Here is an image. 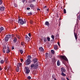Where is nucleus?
<instances>
[{
    "label": "nucleus",
    "mask_w": 80,
    "mask_h": 80,
    "mask_svg": "<svg viewBox=\"0 0 80 80\" xmlns=\"http://www.w3.org/2000/svg\"><path fill=\"white\" fill-rule=\"evenodd\" d=\"M18 23L20 24V25H23L24 23H26V22L25 21H23V19H19L18 21Z\"/></svg>",
    "instance_id": "1"
},
{
    "label": "nucleus",
    "mask_w": 80,
    "mask_h": 80,
    "mask_svg": "<svg viewBox=\"0 0 80 80\" xmlns=\"http://www.w3.org/2000/svg\"><path fill=\"white\" fill-rule=\"evenodd\" d=\"M31 68L33 67V69H37L38 68V64L37 63L34 62L33 64L31 65Z\"/></svg>",
    "instance_id": "2"
},
{
    "label": "nucleus",
    "mask_w": 80,
    "mask_h": 80,
    "mask_svg": "<svg viewBox=\"0 0 80 80\" xmlns=\"http://www.w3.org/2000/svg\"><path fill=\"white\" fill-rule=\"evenodd\" d=\"M30 69H29V68H28V67H25L24 69V72L27 75H28V74L29 73H30Z\"/></svg>",
    "instance_id": "3"
},
{
    "label": "nucleus",
    "mask_w": 80,
    "mask_h": 80,
    "mask_svg": "<svg viewBox=\"0 0 80 80\" xmlns=\"http://www.w3.org/2000/svg\"><path fill=\"white\" fill-rule=\"evenodd\" d=\"M25 64L27 65H30V63H31V60L27 59L25 62Z\"/></svg>",
    "instance_id": "4"
},
{
    "label": "nucleus",
    "mask_w": 80,
    "mask_h": 80,
    "mask_svg": "<svg viewBox=\"0 0 80 80\" xmlns=\"http://www.w3.org/2000/svg\"><path fill=\"white\" fill-rule=\"evenodd\" d=\"M60 57L61 58H62V59H63V60H65L66 61H67V60H68V59H67V57H66L65 56H60Z\"/></svg>",
    "instance_id": "5"
},
{
    "label": "nucleus",
    "mask_w": 80,
    "mask_h": 80,
    "mask_svg": "<svg viewBox=\"0 0 80 80\" xmlns=\"http://www.w3.org/2000/svg\"><path fill=\"white\" fill-rule=\"evenodd\" d=\"M25 38L27 42H29V41H30V38L28 37V36L27 35H26Z\"/></svg>",
    "instance_id": "6"
},
{
    "label": "nucleus",
    "mask_w": 80,
    "mask_h": 80,
    "mask_svg": "<svg viewBox=\"0 0 80 80\" xmlns=\"http://www.w3.org/2000/svg\"><path fill=\"white\" fill-rule=\"evenodd\" d=\"M61 70L62 72H66V69L63 67L61 68Z\"/></svg>",
    "instance_id": "7"
},
{
    "label": "nucleus",
    "mask_w": 80,
    "mask_h": 80,
    "mask_svg": "<svg viewBox=\"0 0 80 80\" xmlns=\"http://www.w3.org/2000/svg\"><path fill=\"white\" fill-rule=\"evenodd\" d=\"M7 48L6 50V53H9L10 52V49H9V47H7Z\"/></svg>",
    "instance_id": "8"
},
{
    "label": "nucleus",
    "mask_w": 80,
    "mask_h": 80,
    "mask_svg": "<svg viewBox=\"0 0 80 80\" xmlns=\"http://www.w3.org/2000/svg\"><path fill=\"white\" fill-rule=\"evenodd\" d=\"M37 58H34L33 59V61L34 62V63H38V62H37Z\"/></svg>",
    "instance_id": "9"
},
{
    "label": "nucleus",
    "mask_w": 80,
    "mask_h": 80,
    "mask_svg": "<svg viewBox=\"0 0 80 80\" xmlns=\"http://www.w3.org/2000/svg\"><path fill=\"white\" fill-rule=\"evenodd\" d=\"M45 25H47L48 27H49L50 26V24H49V22L48 21H46L45 22Z\"/></svg>",
    "instance_id": "10"
},
{
    "label": "nucleus",
    "mask_w": 80,
    "mask_h": 80,
    "mask_svg": "<svg viewBox=\"0 0 80 80\" xmlns=\"http://www.w3.org/2000/svg\"><path fill=\"white\" fill-rule=\"evenodd\" d=\"M39 50L40 52H44V49H43V48H42V47L40 48H39Z\"/></svg>",
    "instance_id": "11"
},
{
    "label": "nucleus",
    "mask_w": 80,
    "mask_h": 80,
    "mask_svg": "<svg viewBox=\"0 0 80 80\" xmlns=\"http://www.w3.org/2000/svg\"><path fill=\"white\" fill-rule=\"evenodd\" d=\"M5 10V7L3 6L1 7L0 8V10L1 11H3Z\"/></svg>",
    "instance_id": "12"
},
{
    "label": "nucleus",
    "mask_w": 80,
    "mask_h": 80,
    "mask_svg": "<svg viewBox=\"0 0 80 80\" xmlns=\"http://www.w3.org/2000/svg\"><path fill=\"white\" fill-rule=\"evenodd\" d=\"M54 49L55 50H57L58 48V46L57 45H55L54 47Z\"/></svg>",
    "instance_id": "13"
},
{
    "label": "nucleus",
    "mask_w": 80,
    "mask_h": 80,
    "mask_svg": "<svg viewBox=\"0 0 80 80\" xmlns=\"http://www.w3.org/2000/svg\"><path fill=\"white\" fill-rule=\"evenodd\" d=\"M4 30V28H3V27H1V28H0V33H1L3 30Z\"/></svg>",
    "instance_id": "14"
},
{
    "label": "nucleus",
    "mask_w": 80,
    "mask_h": 80,
    "mask_svg": "<svg viewBox=\"0 0 80 80\" xmlns=\"http://www.w3.org/2000/svg\"><path fill=\"white\" fill-rule=\"evenodd\" d=\"M6 37L9 39V38H11V35H6Z\"/></svg>",
    "instance_id": "15"
},
{
    "label": "nucleus",
    "mask_w": 80,
    "mask_h": 80,
    "mask_svg": "<svg viewBox=\"0 0 80 80\" xmlns=\"http://www.w3.org/2000/svg\"><path fill=\"white\" fill-rule=\"evenodd\" d=\"M22 65L21 63H18L17 64V67H20Z\"/></svg>",
    "instance_id": "16"
},
{
    "label": "nucleus",
    "mask_w": 80,
    "mask_h": 80,
    "mask_svg": "<svg viewBox=\"0 0 80 80\" xmlns=\"http://www.w3.org/2000/svg\"><path fill=\"white\" fill-rule=\"evenodd\" d=\"M57 64L58 66H60V62L59 61V60L57 61Z\"/></svg>",
    "instance_id": "17"
},
{
    "label": "nucleus",
    "mask_w": 80,
    "mask_h": 80,
    "mask_svg": "<svg viewBox=\"0 0 80 80\" xmlns=\"http://www.w3.org/2000/svg\"><path fill=\"white\" fill-rule=\"evenodd\" d=\"M30 6L31 8H34V7H35V6H34V5L32 4H30Z\"/></svg>",
    "instance_id": "18"
},
{
    "label": "nucleus",
    "mask_w": 80,
    "mask_h": 80,
    "mask_svg": "<svg viewBox=\"0 0 80 80\" xmlns=\"http://www.w3.org/2000/svg\"><path fill=\"white\" fill-rule=\"evenodd\" d=\"M61 75H62V76H63V77H65V76H66V74L64 73L63 72H62L61 73Z\"/></svg>",
    "instance_id": "19"
},
{
    "label": "nucleus",
    "mask_w": 80,
    "mask_h": 80,
    "mask_svg": "<svg viewBox=\"0 0 80 80\" xmlns=\"http://www.w3.org/2000/svg\"><path fill=\"white\" fill-rule=\"evenodd\" d=\"M17 39L16 38H14V40H13V42H14V43H16V42H17Z\"/></svg>",
    "instance_id": "20"
},
{
    "label": "nucleus",
    "mask_w": 80,
    "mask_h": 80,
    "mask_svg": "<svg viewBox=\"0 0 80 80\" xmlns=\"http://www.w3.org/2000/svg\"><path fill=\"white\" fill-rule=\"evenodd\" d=\"M8 39H9L7 38V37H5V42H8Z\"/></svg>",
    "instance_id": "21"
},
{
    "label": "nucleus",
    "mask_w": 80,
    "mask_h": 80,
    "mask_svg": "<svg viewBox=\"0 0 80 80\" xmlns=\"http://www.w3.org/2000/svg\"><path fill=\"white\" fill-rule=\"evenodd\" d=\"M74 36H75V37L76 38V40H77V38H78V37H77V34H75V33H74Z\"/></svg>",
    "instance_id": "22"
},
{
    "label": "nucleus",
    "mask_w": 80,
    "mask_h": 80,
    "mask_svg": "<svg viewBox=\"0 0 80 80\" xmlns=\"http://www.w3.org/2000/svg\"><path fill=\"white\" fill-rule=\"evenodd\" d=\"M28 59L27 60H30L32 58V57H31V56H28Z\"/></svg>",
    "instance_id": "23"
},
{
    "label": "nucleus",
    "mask_w": 80,
    "mask_h": 80,
    "mask_svg": "<svg viewBox=\"0 0 80 80\" xmlns=\"http://www.w3.org/2000/svg\"><path fill=\"white\" fill-rule=\"evenodd\" d=\"M19 70H20V69L19 68V67H18L16 68V71L17 72H19Z\"/></svg>",
    "instance_id": "24"
},
{
    "label": "nucleus",
    "mask_w": 80,
    "mask_h": 80,
    "mask_svg": "<svg viewBox=\"0 0 80 80\" xmlns=\"http://www.w3.org/2000/svg\"><path fill=\"white\" fill-rule=\"evenodd\" d=\"M20 52L21 53V54H22V53H23V50H19Z\"/></svg>",
    "instance_id": "25"
},
{
    "label": "nucleus",
    "mask_w": 80,
    "mask_h": 80,
    "mask_svg": "<svg viewBox=\"0 0 80 80\" xmlns=\"http://www.w3.org/2000/svg\"><path fill=\"white\" fill-rule=\"evenodd\" d=\"M0 63H2V64L3 63H4V61H3V60H1Z\"/></svg>",
    "instance_id": "26"
},
{
    "label": "nucleus",
    "mask_w": 80,
    "mask_h": 80,
    "mask_svg": "<svg viewBox=\"0 0 80 80\" xmlns=\"http://www.w3.org/2000/svg\"><path fill=\"white\" fill-rule=\"evenodd\" d=\"M47 40H48V42H50V38L49 37L47 38Z\"/></svg>",
    "instance_id": "27"
},
{
    "label": "nucleus",
    "mask_w": 80,
    "mask_h": 80,
    "mask_svg": "<svg viewBox=\"0 0 80 80\" xmlns=\"http://www.w3.org/2000/svg\"><path fill=\"white\" fill-rule=\"evenodd\" d=\"M47 41V38H44V41L45 42Z\"/></svg>",
    "instance_id": "28"
},
{
    "label": "nucleus",
    "mask_w": 80,
    "mask_h": 80,
    "mask_svg": "<svg viewBox=\"0 0 80 80\" xmlns=\"http://www.w3.org/2000/svg\"><path fill=\"white\" fill-rule=\"evenodd\" d=\"M28 15H32V12H28Z\"/></svg>",
    "instance_id": "29"
},
{
    "label": "nucleus",
    "mask_w": 80,
    "mask_h": 80,
    "mask_svg": "<svg viewBox=\"0 0 80 80\" xmlns=\"http://www.w3.org/2000/svg\"><path fill=\"white\" fill-rule=\"evenodd\" d=\"M21 45H22V46H24V45H25L24 44V42H21Z\"/></svg>",
    "instance_id": "30"
},
{
    "label": "nucleus",
    "mask_w": 80,
    "mask_h": 80,
    "mask_svg": "<svg viewBox=\"0 0 80 80\" xmlns=\"http://www.w3.org/2000/svg\"><path fill=\"white\" fill-rule=\"evenodd\" d=\"M51 52L52 54H54V53H55V51L53 50H51Z\"/></svg>",
    "instance_id": "31"
},
{
    "label": "nucleus",
    "mask_w": 80,
    "mask_h": 80,
    "mask_svg": "<svg viewBox=\"0 0 80 80\" xmlns=\"http://www.w3.org/2000/svg\"><path fill=\"white\" fill-rule=\"evenodd\" d=\"M14 6L15 7H18L17 5L15 3H14Z\"/></svg>",
    "instance_id": "32"
},
{
    "label": "nucleus",
    "mask_w": 80,
    "mask_h": 80,
    "mask_svg": "<svg viewBox=\"0 0 80 80\" xmlns=\"http://www.w3.org/2000/svg\"><path fill=\"white\" fill-rule=\"evenodd\" d=\"M48 57V53H46V57L47 58Z\"/></svg>",
    "instance_id": "33"
},
{
    "label": "nucleus",
    "mask_w": 80,
    "mask_h": 80,
    "mask_svg": "<svg viewBox=\"0 0 80 80\" xmlns=\"http://www.w3.org/2000/svg\"><path fill=\"white\" fill-rule=\"evenodd\" d=\"M64 13H67V12L66 11V10L65 9H64Z\"/></svg>",
    "instance_id": "34"
},
{
    "label": "nucleus",
    "mask_w": 80,
    "mask_h": 80,
    "mask_svg": "<svg viewBox=\"0 0 80 80\" xmlns=\"http://www.w3.org/2000/svg\"><path fill=\"white\" fill-rule=\"evenodd\" d=\"M51 38L53 39V40H54V36L52 35L51 36Z\"/></svg>",
    "instance_id": "35"
},
{
    "label": "nucleus",
    "mask_w": 80,
    "mask_h": 80,
    "mask_svg": "<svg viewBox=\"0 0 80 80\" xmlns=\"http://www.w3.org/2000/svg\"><path fill=\"white\" fill-rule=\"evenodd\" d=\"M28 79L29 80H30V79H31V77L30 76H28Z\"/></svg>",
    "instance_id": "36"
},
{
    "label": "nucleus",
    "mask_w": 80,
    "mask_h": 80,
    "mask_svg": "<svg viewBox=\"0 0 80 80\" xmlns=\"http://www.w3.org/2000/svg\"><path fill=\"white\" fill-rule=\"evenodd\" d=\"M2 0H0V5H2Z\"/></svg>",
    "instance_id": "37"
},
{
    "label": "nucleus",
    "mask_w": 80,
    "mask_h": 80,
    "mask_svg": "<svg viewBox=\"0 0 80 80\" xmlns=\"http://www.w3.org/2000/svg\"><path fill=\"white\" fill-rule=\"evenodd\" d=\"M17 37L18 38V39H20V36L18 35L17 36Z\"/></svg>",
    "instance_id": "38"
},
{
    "label": "nucleus",
    "mask_w": 80,
    "mask_h": 80,
    "mask_svg": "<svg viewBox=\"0 0 80 80\" xmlns=\"http://www.w3.org/2000/svg\"><path fill=\"white\" fill-rule=\"evenodd\" d=\"M78 19H79V20H80V15L78 16Z\"/></svg>",
    "instance_id": "39"
},
{
    "label": "nucleus",
    "mask_w": 80,
    "mask_h": 80,
    "mask_svg": "<svg viewBox=\"0 0 80 80\" xmlns=\"http://www.w3.org/2000/svg\"><path fill=\"white\" fill-rule=\"evenodd\" d=\"M3 53H5V49H3Z\"/></svg>",
    "instance_id": "40"
},
{
    "label": "nucleus",
    "mask_w": 80,
    "mask_h": 80,
    "mask_svg": "<svg viewBox=\"0 0 80 80\" xmlns=\"http://www.w3.org/2000/svg\"><path fill=\"white\" fill-rule=\"evenodd\" d=\"M36 0H32V1H31V2H30V3H32V2H35V1Z\"/></svg>",
    "instance_id": "41"
},
{
    "label": "nucleus",
    "mask_w": 80,
    "mask_h": 80,
    "mask_svg": "<svg viewBox=\"0 0 80 80\" xmlns=\"http://www.w3.org/2000/svg\"><path fill=\"white\" fill-rule=\"evenodd\" d=\"M28 35L30 37H31V34L30 33H28Z\"/></svg>",
    "instance_id": "42"
},
{
    "label": "nucleus",
    "mask_w": 80,
    "mask_h": 80,
    "mask_svg": "<svg viewBox=\"0 0 80 80\" xmlns=\"http://www.w3.org/2000/svg\"><path fill=\"white\" fill-rule=\"evenodd\" d=\"M58 45H59V47H60V43L59 42H58Z\"/></svg>",
    "instance_id": "43"
},
{
    "label": "nucleus",
    "mask_w": 80,
    "mask_h": 80,
    "mask_svg": "<svg viewBox=\"0 0 80 80\" xmlns=\"http://www.w3.org/2000/svg\"><path fill=\"white\" fill-rule=\"evenodd\" d=\"M27 10H30V8H27Z\"/></svg>",
    "instance_id": "44"
},
{
    "label": "nucleus",
    "mask_w": 80,
    "mask_h": 80,
    "mask_svg": "<svg viewBox=\"0 0 80 80\" xmlns=\"http://www.w3.org/2000/svg\"><path fill=\"white\" fill-rule=\"evenodd\" d=\"M20 60L21 62H23V60L22 58Z\"/></svg>",
    "instance_id": "45"
},
{
    "label": "nucleus",
    "mask_w": 80,
    "mask_h": 80,
    "mask_svg": "<svg viewBox=\"0 0 80 80\" xmlns=\"http://www.w3.org/2000/svg\"><path fill=\"white\" fill-rule=\"evenodd\" d=\"M30 22L31 24H32V23H33V21H30Z\"/></svg>",
    "instance_id": "46"
},
{
    "label": "nucleus",
    "mask_w": 80,
    "mask_h": 80,
    "mask_svg": "<svg viewBox=\"0 0 80 80\" xmlns=\"http://www.w3.org/2000/svg\"><path fill=\"white\" fill-rule=\"evenodd\" d=\"M61 80H65V79L64 78H61Z\"/></svg>",
    "instance_id": "47"
},
{
    "label": "nucleus",
    "mask_w": 80,
    "mask_h": 80,
    "mask_svg": "<svg viewBox=\"0 0 80 80\" xmlns=\"http://www.w3.org/2000/svg\"><path fill=\"white\" fill-rule=\"evenodd\" d=\"M22 2H23V3H24V2H25V0H22Z\"/></svg>",
    "instance_id": "48"
},
{
    "label": "nucleus",
    "mask_w": 80,
    "mask_h": 80,
    "mask_svg": "<svg viewBox=\"0 0 80 80\" xmlns=\"http://www.w3.org/2000/svg\"><path fill=\"white\" fill-rule=\"evenodd\" d=\"M37 10L38 11V10H40V9L39 8H38L37 9Z\"/></svg>",
    "instance_id": "49"
},
{
    "label": "nucleus",
    "mask_w": 80,
    "mask_h": 80,
    "mask_svg": "<svg viewBox=\"0 0 80 80\" xmlns=\"http://www.w3.org/2000/svg\"><path fill=\"white\" fill-rule=\"evenodd\" d=\"M49 10L48 9H47V12H48Z\"/></svg>",
    "instance_id": "50"
},
{
    "label": "nucleus",
    "mask_w": 80,
    "mask_h": 80,
    "mask_svg": "<svg viewBox=\"0 0 80 80\" xmlns=\"http://www.w3.org/2000/svg\"><path fill=\"white\" fill-rule=\"evenodd\" d=\"M13 49H14V48L12 47V50H13Z\"/></svg>",
    "instance_id": "51"
},
{
    "label": "nucleus",
    "mask_w": 80,
    "mask_h": 80,
    "mask_svg": "<svg viewBox=\"0 0 80 80\" xmlns=\"http://www.w3.org/2000/svg\"><path fill=\"white\" fill-rule=\"evenodd\" d=\"M2 70V68H0V70Z\"/></svg>",
    "instance_id": "52"
},
{
    "label": "nucleus",
    "mask_w": 80,
    "mask_h": 80,
    "mask_svg": "<svg viewBox=\"0 0 80 80\" xmlns=\"http://www.w3.org/2000/svg\"><path fill=\"white\" fill-rule=\"evenodd\" d=\"M5 61L6 63H7V60H5Z\"/></svg>",
    "instance_id": "53"
},
{
    "label": "nucleus",
    "mask_w": 80,
    "mask_h": 80,
    "mask_svg": "<svg viewBox=\"0 0 80 80\" xmlns=\"http://www.w3.org/2000/svg\"><path fill=\"white\" fill-rule=\"evenodd\" d=\"M54 80H57V79H56V78H54Z\"/></svg>",
    "instance_id": "54"
},
{
    "label": "nucleus",
    "mask_w": 80,
    "mask_h": 80,
    "mask_svg": "<svg viewBox=\"0 0 80 80\" xmlns=\"http://www.w3.org/2000/svg\"><path fill=\"white\" fill-rule=\"evenodd\" d=\"M45 8H47V6H45Z\"/></svg>",
    "instance_id": "55"
},
{
    "label": "nucleus",
    "mask_w": 80,
    "mask_h": 80,
    "mask_svg": "<svg viewBox=\"0 0 80 80\" xmlns=\"http://www.w3.org/2000/svg\"><path fill=\"white\" fill-rule=\"evenodd\" d=\"M8 69H9V68H8Z\"/></svg>",
    "instance_id": "56"
}]
</instances>
